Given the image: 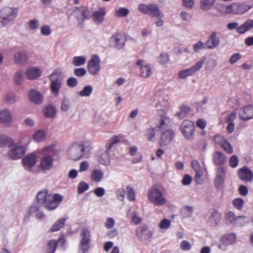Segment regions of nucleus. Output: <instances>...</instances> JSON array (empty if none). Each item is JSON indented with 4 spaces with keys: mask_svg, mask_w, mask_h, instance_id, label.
I'll return each mask as SVG.
<instances>
[{
    "mask_svg": "<svg viewBox=\"0 0 253 253\" xmlns=\"http://www.w3.org/2000/svg\"><path fill=\"white\" fill-rule=\"evenodd\" d=\"M63 200L59 194H52L46 189L40 191L36 197V201L48 211H52L57 208Z\"/></svg>",
    "mask_w": 253,
    "mask_h": 253,
    "instance_id": "nucleus-1",
    "label": "nucleus"
},
{
    "mask_svg": "<svg viewBox=\"0 0 253 253\" xmlns=\"http://www.w3.org/2000/svg\"><path fill=\"white\" fill-rule=\"evenodd\" d=\"M91 149V144L89 142L85 141L82 143H75L69 148L68 155L71 159L78 161L82 158H87Z\"/></svg>",
    "mask_w": 253,
    "mask_h": 253,
    "instance_id": "nucleus-2",
    "label": "nucleus"
},
{
    "mask_svg": "<svg viewBox=\"0 0 253 253\" xmlns=\"http://www.w3.org/2000/svg\"><path fill=\"white\" fill-rule=\"evenodd\" d=\"M18 10L15 7H4L0 9V28L12 23L18 16Z\"/></svg>",
    "mask_w": 253,
    "mask_h": 253,
    "instance_id": "nucleus-3",
    "label": "nucleus"
},
{
    "mask_svg": "<svg viewBox=\"0 0 253 253\" xmlns=\"http://www.w3.org/2000/svg\"><path fill=\"white\" fill-rule=\"evenodd\" d=\"M147 198L152 203L157 206H162L165 205L167 201L163 191L156 187H152L149 189Z\"/></svg>",
    "mask_w": 253,
    "mask_h": 253,
    "instance_id": "nucleus-4",
    "label": "nucleus"
},
{
    "mask_svg": "<svg viewBox=\"0 0 253 253\" xmlns=\"http://www.w3.org/2000/svg\"><path fill=\"white\" fill-rule=\"evenodd\" d=\"M138 10L141 13L153 17H163L158 5L155 3H141L138 5Z\"/></svg>",
    "mask_w": 253,
    "mask_h": 253,
    "instance_id": "nucleus-5",
    "label": "nucleus"
},
{
    "mask_svg": "<svg viewBox=\"0 0 253 253\" xmlns=\"http://www.w3.org/2000/svg\"><path fill=\"white\" fill-rule=\"evenodd\" d=\"M50 89L54 96H57L59 90L61 87L62 77L61 73L57 70H55L50 76Z\"/></svg>",
    "mask_w": 253,
    "mask_h": 253,
    "instance_id": "nucleus-6",
    "label": "nucleus"
},
{
    "mask_svg": "<svg viewBox=\"0 0 253 253\" xmlns=\"http://www.w3.org/2000/svg\"><path fill=\"white\" fill-rule=\"evenodd\" d=\"M54 166V156L48 153L44 154L41 158L39 168L43 172L50 171Z\"/></svg>",
    "mask_w": 253,
    "mask_h": 253,
    "instance_id": "nucleus-7",
    "label": "nucleus"
},
{
    "mask_svg": "<svg viewBox=\"0 0 253 253\" xmlns=\"http://www.w3.org/2000/svg\"><path fill=\"white\" fill-rule=\"evenodd\" d=\"M81 240L79 247V253H84L89 249L90 243V232L87 228L82 229L81 233Z\"/></svg>",
    "mask_w": 253,
    "mask_h": 253,
    "instance_id": "nucleus-8",
    "label": "nucleus"
},
{
    "mask_svg": "<svg viewBox=\"0 0 253 253\" xmlns=\"http://www.w3.org/2000/svg\"><path fill=\"white\" fill-rule=\"evenodd\" d=\"M73 16L77 19L79 24L91 16V12L88 8L84 6L75 7L73 11Z\"/></svg>",
    "mask_w": 253,
    "mask_h": 253,
    "instance_id": "nucleus-9",
    "label": "nucleus"
},
{
    "mask_svg": "<svg viewBox=\"0 0 253 253\" xmlns=\"http://www.w3.org/2000/svg\"><path fill=\"white\" fill-rule=\"evenodd\" d=\"M252 6L246 2H233L230 4L231 14L243 15L248 11Z\"/></svg>",
    "mask_w": 253,
    "mask_h": 253,
    "instance_id": "nucleus-10",
    "label": "nucleus"
},
{
    "mask_svg": "<svg viewBox=\"0 0 253 253\" xmlns=\"http://www.w3.org/2000/svg\"><path fill=\"white\" fill-rule=\"evenodd\" d=\"M194 125L189 120H184L180 125V128L184 136L186 139L192 140L194 137Z\"/></svg>",
    "mask_w": 253,
    "mask_h": 253,
    "instance_id": "nucleus-11",
    "label": "nucleus"
},
{
    "mask_svg": "<svg viewBox=\"0 0 253 253\" xmlns=\"http://www.w3.org/2000/svg\"><path fill=\"white\" fill-rule=\"evenodd\" d=\"M109 42L110 46L120 49L125 45L126 40L122 34L117 33L109 38Z\"/></svg>",
    "mask_w": 253,
    "mask_h": 253,
    "instance_id": "nucleus-12",
    "label": "nucleus"
},
{
    "mask_svg": "<svg viewBox=\"0 0 253 253\" xmlns=\"http://www.w3.org/2000/svg\"><path fill=\"white\" fill-rule=\"evenodd\" d=\"M236 242V235L235 233L227 234L221 236L218 248L223 251L227 249L228 246L235 243Z\"/></svg>",
    "mask_w": 253,
    "mask_h": 253,
    "instance_id": "nucleus-13",
    "label": "nucleus"
},
{
    "mask_svg": "<svg viewBox=\"0 0 253 253\" xmlns=\"http://www.w3.org/2000/svg\"><path fill=\"white\" fill-rule=\"evenodd\" d=\"M100 60L98 56L93 55L91 59L88 62L87 69L92 75H97L100 70Z\"/></svg>",
    "mask_w": 253,
    "mask_h": 253,
    "instance_id": "nucleus-14",
    "label": "nucleus"
},
{
    "mask_svg": "<svg viewBox=\"0 0 253 253\" xmlns=\"http://www.w3.org/2000/svg\"><path fill=\"white\" fill-rule=\"evenodd\" d=\"M25 152L26 149L24 146L15 145L11 146L8 154L12 159L17 160L23 157Z\"/></svg>",
    "mask_w": 253,
    "mask_h": 253,
    "instance_id": "nucleus-15",
    "label": "nucleus"
},
{
    "mask_svg": "<svg viewBox=\"0 0 253 253\" xmlns=\"http://www.w3.org/2000/svg\"><path fill=\"white\" fill-rule=\"evenodd\" d=\"M37 161V157L35 154L31 153L25 156L22 162L25 169L31 171L32 168L35 165Z\"/></svg>",
    "mask_w": 253,
    "mask_h": 253,
    "instance_id": "nucleus-16",
    "label": "nucleus"
},
{
    "mask_svg": "<svg viewBox=\"0 0 253 253\" xmlns=\"http://www.w3.org/2000/svg\"><path fill=\"white\" fill-rule=\"evenodd\" d=\"M239 117L244 121H248L253 119V106L248 105L239 111Z\"/></svg>",
    "mask_w": 253,
    "mask_h": 253,
    "instance_id": "nucleus-17",
    "label": "nucleus"
},
{
    "mask_svg": "<svg viewBox=\"0 0 253 253\" xmlns=\"http://www.w3.org/2000/svg\"><path fill=\"white\" fill-rule=\"evenodd\" d=\"M205 43L208 49H212L217 47L220 44V39L217 36V33L212 32Z\"/></svg>",
    "mask_w": 253,
    "mask_h": 253,
    "instance_id": "nucleus-18",
    "label": "nucleus"
},
{
    "mask_svg": "<svg viewBox=\"0 0 253 253\" xmlns=\"http://www.w3.org/2000/svg\"><path fill=\"white\" fill-rule=\"evenodd\" d=\"M239 178L246 182H250L253 179V172L246 167L239 170Z\"/></svg>",
    "mask_w": 253,
    "mask_h": 253,
    "instance_id": "nucleus-19",
    "label": "nucleus"
},
{
    "mask_svg": "<svg viewBox=\"0 0 253 253\" xmlns=\"http://www.w3.org/2000/svg\"><path fill=\"white\" fill-rule=\"evenodd\" d=\"M41 206V204L36 201L30 206L29 210V214L30 215L34 214L39 219H42L44 217V213L40 210Z\"/></svg>",
    "mask_w": 253,
    "mask_h": 253,
    "instance_id": "nucleus-20",
    "label": "nucleus"
},
{
    "mask_svg": "<svg viewBox=\"0 0 253 253\" xmlns=\"http://www.w3.org/2000/svg\"><path fill=\"white\" fill-rule=\"evenodd\" d=\"M174 136V132L171 129H167L161 135L160 144L161 146L168 145Z\"/></svg>",
    "mask_w": 253,
    "mask_h": 253,
    "instance_id": "nucleus-21",
    "label": "nucleus"
},
{
    "mask_svg": "<svg viewBox=\"0 0 253 253\" xmlns=\"http://www.w3.org/2000/svg\"><path fill=\"white\" fill-rule=\"evenodd\" d=\"M143 235L145 236V238L149 239L152 238L153 235L152 230H148L147 226H143L142 227L138 228L136 231V236L139 239L141 240L143 239Z\"/></svg>",
    "mask_w": 253,
    "mask_h": 253,
    "instance_id": "nucleus-22",
    "label": "nucleus"
},
{
    "mask_svg": "<svg viewBox=\"0 0 253 253\" xmlns=\"http://www.w3.org/2000/svg\"><path fill=\"white\" fill-rule=\"evenodd\" d=\"M14 61L18 65H24L28 62V56L24 51L16 52L14 56Z\"/></svg>",
    "mask_w": 253,
    "mask_h": 253,
    "instance_id": "nucleus-23",
    "label": "nucleus"
},
{
    "mask_svg": "<svg viewBox=\"0 0 253 253\" xmlns=\"http://www.w3.org/2000/svg\"><path fill=\"white\" fill-rule=\"evenodd\" d=\"M41 70L36 67H31L27 69L26 75L28 79L30 80H35L41 75Z\"/></svg>",
    "mask_w": 253,
    "mask_h": 253,
    "instance_id": "nucleus-24",
    "label": "nucleus"
},
{
    "mask_svg": "<svg viewBox=\"0 0 253 253\" xmlns=\"http://www.w3.org/2000/svg\"><path fill=\"white\" fill-rule=\"evenodd\" d=\"M12 120V115L8 109L0 111V122L4 125H9Z\"/></svg>",
    "mask_w": 253,
    "mask_h": 253,
    "instance_id": "nucleus-25",
    "label": "nucleus"
},
{
    "mask_svg": "<svg viewBox=\"0 0 253 253\" xmlns=\"http://www.w3.org/2000/svg\"><path fill=\"white\" fill-rule=\"evenodd\" d=\"M212 160L213 163L217 166H220L224 164L226 162V158L225 155L218 151H216L213 153Z\"/></svg>",
    "mask_w": 253,
    "mask_h": 253,
    "instance_id": "nucleus-26",
    "label": "nucleus"
},
{
    "mask_svg": "<svg viewBox=\"0 0 253 253\" xmlns=\"http://www.w3.org/2000/svg\"><path fill=\"white\" fill-rule=\"evenodd\" d=\"M253 28V19H249L237 28V32L243 34Z\"/></svg>",
    "mask_w": 253,
    "mask_h": 253,
    "instance_id": "nucleus-27",
    "label": "nucleus"
},
{
    "mask_svg": "<svg viewBox=\"0 0 253 253\" xmlns=\"http://www.w3.org/2000/svg\"><path fill=\"white\" fill-rule=\"evenodd\" d=\"M30 100L35 104H40L42 102V95L36 90L32 89L29 92Z\"/></svg>",
    "mask_w": 253,
    "mask_h": 253,
    "instance_id": "nucleus-28",
    "label": "nucleus"
},
{
    "mask_svg": "<svg viewBox=\"0 0 253 253\" xmlns=\"http://www.w3.org/2000/svg\"><path fill=\"white\" fill-rule=\"evenodd\" d=\"M105 14V9L101 8L98 10L94 11L91 15L95 23L100 24L103 21Z\"/></svg>",
    "mask_w": 253,
    "mask_h": 253,
    "instance_id": "nucleus-29",
    "label": "nucleus"
},
{
    "mask_svg": "<svg viewBox=\"0 0 253 253\" xmlns=\"http://www.w3.org/2000/svg\"><path fill=\"white\" fill-rule=\"evenodd\" d=\"M236 117V114L234 112L223 113L222 114L220 118V123H233Z\"/></svg>",
    "mask_w": 253,
    "mask_h": 253,
    "instance_id": "nucleus-30",
    "label": "nucleus"
},
{
    "mask_svg": "<svg viewBox=\"0 0 253 253\" xmlns=\"http://www.w3.org/2000/svg\"><path fill=\"white\" fill-rule=\"evenodd\" d=\"M221 219V214L217 211H214L208 220V223L211 226H216Z\"/></svg>",
    "mask_w": 253,
    "mask_h": 253,
    "instance_id": "nucleus-31",
    "label": "nucleus"
},
{
    "mask_svg": "<svg viewBox=\"0 0 253 253\" xmlns=\"http://www.w3.org/2000/svg\"><path fill=\"white\" fill-rule=\"evenodd\" d=\"M216 0H200V7L204 11H207L212 8Z\"/></svg>",
    "mask_w": 253,
    "mask_h": 253,
    "instance_id": "nucleus-32",
    "label": "nucleus"
},
{
    "mask_svg": "<svg viewBox=\"0 0 253 253\" xmlns=\"http://www.w3.org/2000/svg\"><path fill=\"white\" fill-rule=\"evenodd\" d=\"M215 9L221 14H231L230 4L226 5L223 3H217L215 5Z\"/></svg>",
    "mask_w": 253,
    "mask_h": 253,
    "instance_id": "nucleus-33",
    "label": "nucleus"
},
{
    "mask_svg": "<svg viewBox=\"0 0 253 253\" xmlns=\"http://www.w3.org/2000/svg\"><path fill=\"white\" fill-rule=\"evenodd\" d=\"M46 138L45 132L43 129H39L35 131L33 135V139L36 142L43 141Z\"/></svg>",
    "mask_w": 253,
    "mask_h": 253,
    "instance_id": "nucleus-34",
    "label": "nucleus"
},
{
    "mask_svg": "<svg viewBox=\"0 0 253 253\" xmlns=\"http://www.w3.org/2000/svg\"><path fill=\"white\" fill-rule=\"evenodd\" d=\"M104 176L103 172L99 169H95L91 173V178L93 181L100 182Z\"/></svg>",
    "mask_w": 253,
    "mask_h": 253,
    "instance_id": "nucleus-35",
    "label": "nucleus"
},
{
    "mask_svg": "<svg viewBox=\"0 0 253 253\" xmlns=\"http://www.w3.org/2000/svg\"><path fill=\"white\" fill-rule=\"evenodd\" d=\"M191 166L196 172L195 179L201 177L203 176V172L199 162L196 160L192 161Z\"/></svg>",
    "mask_w": 253,
    "mask_h": 253,
    "instance_id": "nucleus-36",
    "label": "nucleus"
},
{
    "mask_svg": "<svg viewBox=\"0 0 253 253\" xmlns=\"http://www.w3.org/2000/svg\"><path fill=\"white\" fill-rule=\"evenodd\" d=\"M108 151L103 152L100 155L98 161L99 163L104 165H108L110 162V157L108 152Z\"/></svg>",
    "mask_w": 253,
    "mask_h": 253,
    "instance_id": "nucleus-37",
    "label": "nucleus"
},
{
    "mask_svg": "<svg viewBox=\"0 0 253 253\" xmlns=\"http://www.w3.org/2000/svg\"><path fill=\"white\" fill-rule=\"evenodd\" d=\"M141 72V76L147 78L150 77L152 74V71L149 65H145V66H141L140 68Z\"/></svg>",
    "mask_w": 253,
    "mask_h": 253,
    "instance_id": "nucleus-38",
    "label": "nucleus"
},
{
    "mask_svg": "<svg viewBox=\"0 0 253 253\" xmlns=\"http://www.w3.org/2000/svg\"><path fill=\"white\" fill-rule=\"evenodd\" d=\"M24 78V72L22 70H18L15 74L13 81L16 85H21Z\"/></svg>",
    "mask_w": 253,
    "mask_h": 253,
    "instance_id": "nucleus-39",
    "label": "nucleus"
},
{
    "mask_svg": "<svg viewBox=\"0 0 253 253\" xmlns=\"http://www.w3.org/2000/svg\"><path fill=\"white\" fill-rule=\"evenodd\" d=\"M161 113H163V115H162L159 113L160 117L159 128L160 129H164L168 127V125L169 123V119L168 117H166L165 112H163V111H162Z\"/></svg>",
    "mask_w": 253,
    "mask_h": 253,
    "instance_id": "nucleus-40",
    "label": "nucleus"
},
{
    "mask_svg": "<svg viewBox=\"0 0 253 253\" xmlns=\"http://www.w3.org/2000/svg\"><path fill=\"white\" fill-rule=\"evenodd\" d=\"M65 221V218H62L57 220L50 229V232H53L59 230L64 226Z\"/></svg>",
    "mask_w": 253,
    "mask_h": 253,
    "instance_id": "nucleus-41",
    "label": "nucleus"
},
{
    "mask_svg": "<svg viewBox=\"0 0 253 253\" xmlns=\"http://www.w3.org/2000/svg\"><path fill=\"white\" fill-rule=\"evenodd\" d=\"M43 113L47 118H53L56 114L55 108L51 105L48 106L44 109Z\"/></svg>",
    "mask_w": 253,
    "mask_h": 253,
    "instance_id": "nucleus-42",
    "label": "nucleus"
},
{
    "mask_svg": "<svg viewBox=\"0 0 253 253\" xmlns=\"http://www.w3.org/2000/svg\"><path fill=\"white\" fill-rule=\"evenodd\" d=\"M250 219L247 216H238L235 219L234 224L238 226H242L249 223Z\"/></svg>",
    "mask_w": 253,
    "mask_h": 253,
    "instance_id": "nucleus-43",
    "label": "nucleus"
},
{
    "mask_svg": "<svg viewBox=\"0 0 253 253\" xmlns=\"http://www.w3.org/2000/svg\"><path fill=\"white\" fill-rule=\"evenodd\" d=\"M190 108L187 106L182 105L180 107V111L176 113V116L179 119H183L187 116L189 113Z\"/></svg>",
    "mask_w": 253,
    "mask_h": 253,
    "instance_id": "nucleus-44",
    "label": "nucleus"
},
{
    "mask_svg": "<svg viewBox=\"0 0 253 253\" xmlns=\"http://www.w3.org/2000/svg\"><path fill=\"white\" fill-rule=\"evenodd\" d=\"M93 87L90 85L85 86L82 90L79 91V95L81 97H88L92 93Z\"/></svg>",
    "mask_w": 253,
    "mask_h": 253,
    "instance_id": "nucleus-45",
    "label": "nucleus"
},
{
    "mask_svg": "<svg viewBox=\"0 0 253 253\" xmlns=\"http://www.w3.org/2000/svg\"><path fill=\"white\" fill-rule=\"evenodd\" d=\"M129 10L126 7H120L115 11V16L117 17H126L127 16Z\"/></svg>",
    "mask_w": 253,
    "mask_h": 253,
    "instance_id": "nucleus-46",
    "label": "nucleus"
},
{
    "mask_svg": "<svg viewBox=\"0 0 253 253\" xmlns=\"http://www.w3.org/2000/svg\"><path fill=\"white\" fill-rule=\"evenodd\" d=\"M193 208L190 206H185L181 210V214L184 218L191 217L193 213Z\"/></svg>",
    "mask_w": 253,
    "mask_h": 253,
    "instance_id": "nucleus-47",
    "label": "nucleus"
},
{
    "mask_svg": "<svg viewBox=\"0 0 253 253\" xmlns=\"http://www.w3.org/2000/svg\"><path fill=\"white\" fill-rule=\"evenodd\" d=\"M4 102L9 105L15 103L17 101L16 95L14 93L9 92L7 93L4 98Z\"/></svg>",
    "mask_w": 253,
    "mask_h": 253,
    "instance_id": "nucleus-48",
    "label": "nucleus"
},
{
    "mask_svg": "<svg viewBox=\"0 0 253 253\" xmlns=\"http://www.w3.org/2000/svg\"><path fill=\"white\" fill-rule=\"evenodd\" d=\"M217 65V61L213 59H209L205 64V68L206 70L212 71Z\"/></svg>",
    "mask_w": 253,
    "mask_h": 253,
    "instance_id": "nucleus-49",
    "label": "nucleus"
},
{
    "mask_svg": "<svg viewBox=\"0 0 253 253\" xmlns=\"http://www.w3.org/2000/svg\"><path fill=\"white\" fill-rule=\"evenodd\" d=\"M70 107L71 101L70 99L65 97H63L60 107L61 110L64 112L67 111Z\"/></svg>",
    "mask_w": 253,
    "mask_h": 253,
    "instance_id": "nucleus-50",
    "label": "nucleus"
},
{
    "mask_svg": "<svg viewBox=\"0 0 253 253\" xmlns=\"http://www.w3.org/2000/svg\"><path fill=\"white\" fill-rule=\"evenodd\" d=\"M13 143V141L7 136L5 135L0 136V145L2 146L9 145L11 146Z\"/></svg>",
    "mask_w": 253,
    "mask_h": 253,
    "instance_id": "nucleus-51",
    "label": "nucleus"
},
{
    "mask_svg": "<svg viewBox=\"0 0 253 253\" xmlns=\"http://www.w3.org/2000/svg\"><path fill=\"white\" fill-rule=\"evenodd\" d=\"M86 59L83 56H75L73 58L72 63L76 66L83 65L85 64Z\"/></svg>",
    "mask_w": 253,
    "mask_h": 253,
    "instance_id": "nucleus-52",
    "label": "nucleus"
},
{
    "mask_svg": "<svg viewBox=\"0 0 253 253\" xmlns=\"http://www.w3.org/2000/svg\"><path fill=\"white\" fill-rule=\"evenodd\" d=\"M206 58L205 57H203L200 60L196 62L195 64L190 67L194 73L198 71L202 67L204 62H205Z\"/></svg>",
    "mask_w": 253,
    "mask_h": 253,
    "instance_id": "nucleus-53",
    "label": "nucleus"
},
{
    "mask_svg": "<svg viewBox=\"0 0 253 253\" xmlns=\"http://www.w3.org/2000/svg\"><path fill=\"white\" fill-rule=\"evenodd\" d=\"M194 73L191 69L190 68L181 70L178 73V77L181 79H184L187 78V77L191 76L193 75Z\"/></svg>",
    "mask_w": 253,
    "mask_h": 253,
    "instance_id": "nucleus-54",
    "label": "nucleus"
},
{
    "mask_svg": "<svg viewBox=\"0 0 253 253\" xmlns=\"http://www.w3.org/2000/svg\"><path fill=\"white\" fill-rule=\"evenodd\" d=\"M193 48L195 52L198 53L201 50L207 49V47L205 42L199 41L193 45Z\"/></svg>",
    "mask_w": 253,
    "mask_h": 253,
    "instance_id": "nucleus-55",
    "label": "nucleus"
},
{
    "mask_svg": "<svg viewBox=\"0 0 253 253\" xmlns=\"http://www.w3.org/2000/svg\"><path fill=\"white\" fill-rule=\"evenodd\" d=\"M47 245L48 246V253H54L57 246L56 241L51 240L47 242Z\"/></svg>",
    "mask_w": 253,
    "mask_h": 253,
    "instance_id": "nucleus-56",
    "label": "nucleus"
},
{
    "mask_svg": "<svg viewBox=\"0 0 253 253\" xmlns=\"http://www.w3.org/2000/svg\"><path fill=\"white\" fill-rule=\"evenodd\" d=\"M120 141V138L117 135L113 136L109 140L108 143L106 144V149L107 151H109L112 146L116 143Z\"/></svg>",
    "mask_w": 253,
    "mask_h": 253,
    "instance_id": "nucleus-57",
    "label": "nucleus"
},
{
    "mask_svg": "<svg viewBox=\"0 0 253 253\" xmlns=\"http://www.w3.org/2000/svg\"><path fill=\"white\" fill-rule=\"evenodd\" d=\"M221 146L223 148V149L227 153L229 154L233 153V147L231 144L227 140H226L221 145Z\"/></svg>",
    "mask_w": 253,
    "mask_h": 253,
    "instance_id": "nucleus-58",
    "label": "nucleus"
},
{
    "mask_svg": "<svg viewBox=\"0 0 253 253\" xmlns=\"http://www.w3.org/2000/svg\"><path fill=\"white\" fill-rule=\"evenodd\" d=\"M88 189V184L84 181H81L79 183L78 186V192L79 194H81L87 190Z\"/></svg>",
    "mask_w": 253,
    "mask_h": 253,
    "instance_id": "nucleus-59",
    "label": "nucleus"
},
{
    "mask_svg": "<svg viewBox=\"0 0 253 253\" xmlns=\"http://www.w3.org/2000/svg\"><path fill=\"white\" fill-rule=\"evenodd\" d=\"M158 62L164 65L169 61V56L167 53H162L158 57Z\"/></svg>",
    "mask_w": 253,
    "mask_h": 253,
    "instance_id": "nucleus-60",
    "label": "nucleus"
},
{
    "mask_svg": "<svg viewBox=\"0 0 253 253\" xmlns=\"http://www.w3.org/2000/svg\"><path fill=\"white\" fill-rule=\"evenodd\" d=\"M127 190V196L128 199L130 201H134L135 199V194L134 189L129 186H127L126 187Z\"/></svg>",
    "mask_w": 253,
    "mask_h": 253,
    "instance_id": "nucleus-61",
    "label": "nucleus"
},
{
    "mask_svg": "<svg viewBox=\"0 0 253 253\" xmlns=\"http://www.w3.org/2000/svg\"><path fill=\"white\" fill-rule=\"evenodd\" d=\"M244 201L241 198H237L233 201V206L239 210H241L244 205Z\"/></svg>",
    "mask_w": 253,
    "mask_h": 253,
    "instance_id": "nucleus-62",
    "label": "nucleus"
},
{
    "mask_svg": "<svg viewBox=\"0 0 253 253\" xmlns=\"http://www.w3.org/2000/svg\"><path fill=\"white\" fill-rule=\"evenodd\" d=\"M171 224L170 220L168 219H164L159 224V227L161 229H167Z\"/></svg>",
    "mask_w": 253,
    "mask_h": 253,
    "instance_id": "nucleus-63",
    "label": "nucleus"
},
{
    "mask_svg": "<svg viewBox=\"0 0 253 253\" xmlns=\"http://www.w3.org/2000/svg\"><path fill=\"white\" fill-rule=\"evenodd\" d=\"M229 165L232 168H235L238 165L239 160L236 155L232 156L229 159Z\"/></svg>",
    "mask_w": 253,
    "mask_h": 253,
    "instance_id": "nucleus-64",
    "label": "nucleus"
}]
</instances>
